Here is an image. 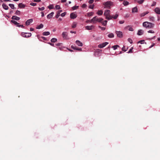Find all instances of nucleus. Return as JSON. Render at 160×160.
<instances>
[{
    "label": "nucleus",
    "instance_id": "nucleus-14",
    "mask_svg": "<svg viewBox=\"0 0 160 160\" xmlns=\"http://www.w3.org/2000/svg\"><path fill=\"white\" fill-rule=\"evenodd\" d=\"M143 33L144 31L142 29H140L138 30L137 34L138 35H142L143 34Z\"/></svg>",
    "mask_w": 160,
    "mask_h": 160
},
{
    "label": "nucleus",
    "instance_id": "nucleus-64",
    "mask_svg": "<svg viewBox=\"0 0 160 160\" xmlns=\"http://www.w3.org/2000/svg\"><path fill=\"white\" fill-rule=\"evenodd\" d=\"M129 31H133V28H129Z\"/></svg>",
    "mask_w": 160,
    "mask_h": 160
},
{
    "label": "nucleus",
    "instance_id": "nucleus-63",
    "mask_svg": "<svg viewBox=\"0 0 160 160\" xmlns=\"http://www.w3.org/2000/svg\"><path fill=\"white\" fill-rule=\"evenodd\" d=\"M67 0H62L61 2H66Z\"/></svg>",
    "mask_w": 160,
    "mask_h": 160
},
{
    "label": "nucleus",
    "instance_id": "nucleus-21",
    "mask_svg": "<svg viewBox=\"0 0 160 160\" xmlns=\"http://www.w3.org/2000/svg\"><path fill=\"white\" fill-rule=\"evenodd\" d=\"M50 33L49 32H45L42 33V35L44 36H47L49 35Z\"/></svg>",
    "mask_w": 160,
    "mask_h": 160
},
{
    "label": "nucleus",
    "instance_id": "nucleus-20",
    "mask_svg": "<svg viewBox=\"0 0 160 160\" xmlns=\"http://www.w3.org/2000/svg\"><path fill=\"white\" fill-rule=\"evenodd\" d=\"M148 13H149V12L148 11L144 12L140 14V16L141 17H143L146 14H148Z\"/></svg>",
    "mask_w": 160,
    "mask_h": 160
},
{
    "label": "nucleus",
    "instance_id": "nucleus-1",
    "mask_svg": "<svg viewBox=\"0 0 160 160\" xmlns=\"http://www.w3.org/2000/svg\"><path fill=\"white\" fill-rule=\"evenodd\" d=\"M143 25L146 28H153L154 24L151 22H146L143 23Z\"/></svg>",
    "mask_w": 160,
    "mask_h": 160
},
{
    "label": "nucleus",
    "instance_id": "nucleus-54",
    "mask_svg": "<svg viewBox=\"0 0 160 160\" xmlns=\"http://www.w3.org/2000/svg\"><path fill=\"white\" fill-rule=\"evenodd\" d=\"M148 33H154V32L152 30H149L148 31Z\"/></svg>",
    "mask_w": 160,
    "mask_h": 160
},
{
    "label": "nucleus",
    "instance_id": "nucleus-11",
    "mask_svg": "<svg viewBox=\"0 0 160 160\" xmlns=\"http://www.w3.org/2000/svg\"><path fill=\"white\" fill-rule=\"evenodd\" d=\"M32 21L33 20L32 19H28L26 21L25 24L26 25H28L30 23L32 22Z\"/></svg>",
    "mask_w": 160,
    "mask_h": 160
},
{
    "label": "nucleus",
    "instance_id": "nucleus-55",
    "mask_svg": "<svg viewBox=\"0 0 160 160\" xmlns=\"http://www.w3.org/2000/svg\"><path fill=\"white\" fill-rule=\"evenodd\" d=\"M66 14V12H64L63 13H62L61 14V15L62 17H64L65 15Z\"/></svg>",
    "mask_w": 160,
    "mask_h": 160
},
{
    "label": "nucleus",
    "instance_id": "nucleus-42",
    "mask_svg": "<svg viewBox=\"0 0 160 160\" xmlns=\"http://www.w3.org/2000/svg\"><path fill=\"white\" fill-rule=\"evenodd\" d=\"M128 49V48H127V49H126L125 47L124 46L122 48V50L123 51L126 52Z\"/></svg>",
    "mask_w": 160,
    "mask_h": 160
},
{
    "label": "nucleus",
    "instance_id": "nucleus-23",
    "mask_svg": "<svg viewBox=\"0 0 160 160\" xmlns=\"http://www.w3.org/2000/svg\"><path fill=\"white\" fill-rule=\"evenodd\" d=\"M43 27V25L42 24H41L40 25L38 26L36 28L37 29H40L42 28Z\"/></svg>",
    "mask_w": 160,
    "mask_h": 160
},
{
    "label": "nucleus",
    "instance_id": "nucleus-17",
    "mask_svg": "<svg viewBox=\"0 0 160 160\" xmlns=\"http://www.w3.org/2000/svg\"><path fill=\"white\" fill-rule=\"evenodd\" d=\"M62 36L63 38L65 39L67 38V32H63L62 33Z\"/></svg>",
    "mask_w": 160,
    "mask_h": 160
},
{
    "label": "nucleus",
    "instance_id": "nucleus-51",
    "mask_svg": "<svg viewBox=\"0 0 160 160\" xmlns=\"http://www.w3.org/2000/svg\"><path fill=\"white\" fill-rule=\"evenodd\" d=\"M30 5L32 6H35L36 5V3L33 2H32L30 3Z\"/></svg>",
    "mask_w": 160,
    "mask_h": 160
},
{
    "label": "nucleus",
    "instance_id": "nucleus-60",
    "mask_svg": "<svg viewBox=\"0 0 160 160\" xmlns=\"http://www.w3.org/2000/svg\"><path fill=\"white\" fill-rule=\"evenodd\" d=\"M41 1V0H34V2H39Z\"/></svg>",
    "mask_w": 160,
    "mask_h": 160
},
{
    "label": "nucleus",
    "instance_id": "nucleus-25",
    "mask_svg": "<svg viewBox=\"0 0 160 160\" xmlns=\"http://www.w3.org/2000/svg\"><path fill=\"white\" fill-rule=\"evenodd\" d=\"M108 37L109 38H112L114 37V35L112 33H110L108 35Z\"/></svg>",
    "mask_w": 160,
    "mask_h": 160
},
{
    "label": "nucleus",
    "instance_id": "nucleus-24",
    "mask_svg": "<svg viewBox=\"0 0 160 160\" xmlns=\"http://www.w3.org/2000/svg\"><path fill=\"white\" fill-rule=\"evenodd\" d=\"M103 11L102 10H99L97 12V14L99 15H101L102 14Z\"/></svg>",
    "mask_w": 160,
    "mask_h": 160
},
{
    "label": "nucleus",
    "instance_id": "nucleus-28",
    "mask_svg": "<svg viewBox=\"0 0 160 160\" xmlns=\"http://www.w3.org/2000/svg\"><path fill=\"white\" fill-rule=\"evenodd\" d=\"M119 46L118 45H114L112 46V48L114 50H116L117 49L118 47H119Z\"/></svg>",
    "mask_w": 160,
    "mask_h": 160
},
{
    "label": "nucleus",
    "instance_id": "nucleus-49",
    "mask_svg": "<svg viewBox=\"0 0 160 160\" xmlns=\"http://www.w3.org/2000/svg\"><path fill=\"white\" fill-rule=\"evenodd\" d=\"M87 6V5L85 4H83L82 5V8H85Z\"/></svg>",
    "mask_w": 160,
    "mask_h": 160
},
{
    "label": "nucleus",
    "instance_id": "nucleus-9",
    "mask_svg": "<svg viewBox=\"0 0 160 160\" xmlns=\"http://www.w3.org/2000/svg\"><path fill=\"white\" fill-rule=\"evenodd\" d=\"M94 28V26L92 25L91 26H87L85 27V28L88 30H91L92 29Z\"/></svg>",
    "mask_w": 160,
    "mask_h": 160
},
{
    "label": "nucleus",
    "instance_id": "nucleus-3",
    "mask_svg": "<svg viewBox=\"0 0 160 160\" xmlns=\"http://www.w3.org/2000/svg\"><path fill=\"white\" fill-rule=\"evenodd\" d=\"M112 2L110 1H108L104 2L103 3V5L105 6V8H107L110 9V6L111 5Z\"/></svg>",
    "mask_w": 160,
    "mask_h": 160
},
{
    "label": "nucleus",
    "instance_id": "nucleus-53",
    "mask_svg": "<svg viewBox=\"0 0 160 160\" xmlns=\"http://www.w3.org/2000/svg\"><path fill=\"white\" fill-rule=\"evenodd\" d=\"M133 49V48H131L130 49L129 51L128 52V53H130L132 52V50Z\"/></svg>",
    "mask_w": 160,
    "mask_h": 160
},
{
    "label": "nucleus",
    "instance_id": "nucleus-38",
    "mask_svg": "<svg viewBox=\"0 0 160 160\" xmlns=\"http://www.w3.org/2000/svg\"><path fill=\"white\" fill-rule=\"evenodd\" d=\"M118 14H116L115 16H111V17L112 18H113L114 19H116L118 17Z\"/></svg>",
    "mask_w": 160,
    "mask_h": 160
},
{
    "label": "nucleus",
    "instance_id": "nucleus-27",
    "mask_svg": "<svg viewBox=\"0 0 160 160\" xmlns=\"http://www.w3.org/2000/svg\"><path fill=\"white\" fill-rule=\"evenodd\" d=\"M57 41V39L56 38H52L51 41L52 42H55Z\"/></svg>",
    "mask_w": 160,
    "mask_h": 160
},
{
    "label": "nucleus",
    "instance_id": "nucleus-59",
    "mask_svg": "<svg viewBox=\"0 0 160 160\" xmlns=\"http://www.w3.org/2000/svg\"><path fill=\"white\" fill-rule=\"evenodd\" d=\"M50 45L52 46H53V47H55V46H54V44H53V43H50V42H49L48 43Z\"/></svg>",
    "mask_w": 160,
    "mask_h": 160
},
{
    "label": "nucleus",
    "instance_id": "nucleus-10",
    "mask_svg": "<svg viewBox=\"0 0 160 160\" xmlns=\"http://www.w3.org/2000/svg\"><path fill=\"white\" fill-rule=\"evenodd\" d=\"M70 18L71 19H74L75 18L77 17V16L76 14H74V13L72 12L70 14Z\"/></svg>",
    "mask_w": 160,
    "mask_h": 160
},
{
    "label": "nucleus",
    "instance_id": "nucleus-18",
    "mask_svg": "<svg viewBox=\"0 0 160 160\" xmlns=\"http://www.w3.org/2000/svg\"><path fill=\"white\" fill-rule=\"evenodd\" d=\"M62 12V10H60L58 11L57 12V14L56 15V16H55V17L56 18H58L60 16V13Z\"/></svg>",
    "mask_w": 160,
    "mask_h": 160
},
{
    "label": "nucleus",
    "instance_id": "nucleus-16",
    "mask_svg": "<svg viewBox=\"0 0 160 160\" xmlns=\"http://www.w3.org/2000/svg\"><path fill=\"white\" fill-rule=\"evenodd\" d=\"M18 6L20 8H24L25 7V5L23 4L22 3H19Z\"/></svg>",
    "mask_w": 160,
    "mask_h": 160
},
{
    "label": "nucleus",
    "instance_id": "nucleus-52",
    "mask_svg": "<svg viewBox=\"0 0 160 160\" xmlns=\"http://www.w3.org/2000/svg\"><path fill=\"white\" fill-rule=\"evenodd\" d=\"M90 23L92 22L94 23H95L93 18L91 20H90Z\"/></svg>",
    "mask_w": 160,
    "mask_h": 160
},
{
    "label": "nucleus",
    "instance_id": "nucleus-50",
    "mask_svg": "<svg viewBox=\"0 0 160 160\" xmlns=\"http://www.w3.org/2000/svg\"><path fill=\"white\" fill-rule=\"evenodd\" d=\"M94 5H90L89 6V8L91 9H93L94 7Z\"/></svg>",
    "mask_w": 160,
    "mask_h": 160
},
{
    "label": "nucleus",
    "instance_id": "nucleus-58",
    "mask_svg": "<svg viewBox=\"0 0 160 160\" xmlns=\"http://www.w3.org/2000/svg\"><path fill=\"white\" fill-rule=\"evenodd\" d=\"M124 21H119V23L120 24H121L124 23Z\"/></svg>",
    "mask_w": 160,
    "mask_h": 160
},
{
    "label": "nucleus",
    "instance_id": "nucleus-2",
    "mask_svg": "<svg viewBox=\"0 0 160 160\" xmlns=\"http://www.w3.org/2000/svg\"><path fill=\"white\" fill-rule=\"evenodd\" d=\"M110 11L109 10H105L104 12V15L106 16V18L108 20L112 19L111 16L110 15Z\"/></svg>",
    "mask_w": 160,
    "mask_h": 160
},
{
    "label": "nucleus",
    "instance_id": "nucleus-57",
    "mask_svg": "<svg viewBox=\"0 0 160 160\" xmlns=\"http://www.w3.org/2000/svg\"><path fill=\"white\" fill-rule=\"evenodd\" d=\"M17 27H21L22 28H24V26H23V25H18L17 26Z\"/></svg>",
    "mask_w": 160,
    "mask_h": 160
},
{
    "label": "nucleus",
    "instance_id": "nucleus-29",
    "mask_svg": "<svg viewBox=\"0 0 160 160\" xmlns=\"http://www.w3.org/2000/svg\"><path fill=\"white\" fill-rule=\"evenodd\" d=\"M9 6L12 9H14L15 8L14 7V5L12 4H9Z\"/></svg>",
    "mask_w": 160,
    "mask_h": 160
},
{
    "label": "nucleus",
    "instance_id": "nucleus-13",
    "mask_svg": "<svg viewBox=\"0 0 160 160\" xmlns=\"http://www.w3.org/2000/svg\"><path fill=\"white\" fill-rule=\"evenodd\" d=\"M76 43L79 46H82L83 45L82 43L79 40H77L76 41Z\"/></svg>",
    "mask_w": 160,
    "mask_h": 160
},
{
    "label": "nucleus",
    "instance_id": "nucleus-47",
    "mask_svg": "<svg viewBox=\"0 0 160 160\" xmlns=\"http://www.w3.org/2000/svg\"><path fill=\"white\" fill-rule=\"evenodd\" d=\"M144 41V40H142L140 41L139 42H138V43H141V44H143Z\"/></svg>",
    "mask_w": 160,
    "mask_h": 160
},
{
    "label": "nucleus",
    "instance_id": "nucleus-35",
    "mask_svg": "<svg viewBox=\"0 0 160 160\" xmlns=\"http://www.w3.org/2000/svg\"><path fill=\"white\" fill-rule=\"evenodd\" d=\"M48 8L50 9H52L53 8V5H50L48 7Z\"/></svg>",
    "mask_w": 160,
    "mask_h": 160
},
{
    "label": "nucleus",
    "instance_id": "nucleus-44",
    "mask_svg": "<svg viewBox=\"0 0 160 160\" xmlns=\"http://www.w3.org/2000/svg\"><path fill=\"white\" fill-rule=\"evenodd\" d=\"M55 8L57 9H61V8L59 5H56L55 6Z\"/></svg>",
    "mask_w": 160,
    "mask_h": 160
},
{
    "label": "nucleus",
    "instance_id": "nucleus-41",
    "mask_svg": "<svg viewBox=\"0 0 160 160\" xmlns=\"http://www.w3.org/2000/svg\"><path fill=\"white\" fill-rule=\"evenodd\" d=\"M93 19L94 22H95V21H98V18L96 16H95L93 18Z\"/></svg>",
    "mask_w": 160,
    "mask_h": 160
},
{
    "label": "nucleus",
    "instance_id": "nucleus-31",
    "mask_svg": "<svg viewBox=\"0 0 160 160\" xmlns=\"http://www.w3.org/2000/svg\"><path fill=\"white\" fill-rule=\"evenodd\" d=\"M15 14L19 15L20 14V12L19 10H17L15 13Z\"/></svg>",
    "mask_w": 160,
    "mask_h": 160
},
{
    "label": "nucleus",
    "instance_id": "nucleus-48",
    "mask_svg": "<svg viewBox=\"0 0 160 160\" xmlns=\"http://www.w3.org/2000/svg\"><path fill=\"white\" fill-rule=\"evenodd\" d=\"M128 41L129 42L131 43H132V39L130 38H128Z\"/></svg>",
    "mask_w": 160,
    "mask_h": 160
},
{
    "label": "nucleus",
    "instance_id": "nucleus-32",
    "mask_svg": "<svg viewBox=\"0 0 160 160\" xmlns=\"http://www.w3.org/2000/svg\"><path fill=\"white\" fill-rule=\"evenodd\" d=\"M150 20L151 21H154V18L152 16H150L149 17Z\"/></svg>",
    "mask_w": 160,
    "mask_h": 160
},
{
    "label": "nucleus",
    "instance_id": "nucleus-62",
    "mask_svg": "<svg viewBox=\"0 0 160 160\" xmlns=\"http://www.w3.org/2000/svg\"><path fill=\"white\" fill-rule=\"evenodd\" d=\"M41 14H42V17H43L44 16V12H41Z\"/></svg>",
    "mask_w": 160,
    "mask_h": 160
},
{
    "label": "nucleus",
    "instance_id": "nucleus-61",
    "mask_svg": "<svg viewBox=\"0 0 160 160\" xmlns=\"http://www.w3.org/2000/svg\"><path fill=\"white\" fill-rule=\"evenodd\" d=\"M41 38H42L43 39V40H46V38L44 37H42Z\"/></svg>",
    "mask_w": 160,
    "mask_h": 160
},
{
    "label": "nucleus",
    "instance_id": "nucleus-33",
    "mask_svg": "<svg viewBox=\"0 0 160 160\" xmlns=\"http://www.w3.org/2000/svg\"><path fill=\"white\" fill-rule=\"evenodd\" d=\"M107 20H105L104 21L102 22V25L104 26H106L107 24Z\"/></svg>",
    "mask_w": 160,
    "mask_h": 160
},
{
    "label": "nucleus",
    "instance_id": "nucleus-7",
    "mask_svg": "<svg viewBox=\"0 0 160 160\" xmlns=\"http://www.w3.org/2000/svg\"><path fill=\"white\" fill-rule=\"evenodd\" d=\"M154 12L158 14H160V8H156L154 10Z\"/></svg>",
    "mask_w": 160,
    "mask_h": 160
},
{
    "label": "nucleus",
    "instance_id": "nucleus-56",
    "mask_svg": "<svg viewBox=\"0 0 160 160\" xmlns=\"http://www.w3.org/2000/svg\"><path fill=\"white\" fill-rule=\"evenodd\" d=\"M93 1L94 0H90L88 2L90 4H92L93 2Z\"/></svg>",
    "mask_w": 160,
    "mask_h": 160
},
{
    "label": "nucleus",
    "instance_id": "nucleus-6",
    "mask_svg": "<svg viewBox=\"0 0 160 160\" xmlns=\"http://www.w3.org/2000/svg\"><path fill=\"white\" fill-rule=\"evenodd\" d=\"M116 33L117 36L119 38H122L123 36L122 33L121 31H116Z\"/></svg>",
    "mask_w": 160,
    "mask_h": 160
},
{
    "label": "nucleus",
    "instance_id": "nucleus-30",
    "mask_svg": "<svg viewBox=\"0 0 160 160\" xmlns=\"http://www.w3.org/2000/svg\"><path fill=\"white\" fill-rule=\"evenodd\" d=\"M77 25V23L76 22H74L73 23L72 25V27L73 28H74L76 27Z\"/></svg>",
    "mask_w": 160,
    "mask_h": 160
},
{
    "label": "nucleus",
    "instance_id": "nucleus-15",
    "mask_svg": "<svg viewBox=\"0 0 160 160\" xmlns=\"http://www.w3.org/2000/svg\"><path fill=\"white\" fill-rule=\"evenodd\" d=\"M54 14V12H52L49 14H48L47 16V18L48 19H50L51 18Z\"/></svg>",
    "mask_w": 160,
    "mask_h": 160
},
{
    "label": "nucleus",
    "instance_id": "nucleus-34",
    "mask_svg": "<svg viewBox=\"0 0 160 160\" xmlns=\"http://www.w3.org/2000/svg\"><path fill=\"white\" fill-rule=\"evenodd\" d=\"M103 21V19L102 18H99L98 19L97 22L102 23Z\"/></svg>",
    "mask_w": 160,
    "mask_h": 160
},
{
    "label": "nucleus",
    "instance_id": "nucleus-8",
    "mask_svg": "<svg viewBox=\"0 0 160 160\" xmlns=\"http://www.w3.org/2000/svg\"><path fill=\"white\" fill-rule=\"evenodd\" d=\"M71 48L74 50H76L78 51H82V49L81 48H78L75 47H74L72 45L71 46Z\"/></svg>",
    "mask_w": 160,
    "mask_h": 160
},
{
    "label": "nucleus",
    "instance_id": "nucleus-12",
    "mask_svg": "<svg viewBox=\"0 0 160 160\" xmlns=\"http://www.w3.org/2000/svg\"><path fill=\"white\" fill-rule=\"evenodd\" d=\"M12 20H15L16 21L19 20L20 18L16 16H13L12 17Z\"/></svg>",
    "mask_w": 160,
    "mask_h": 160
},
{
    "label": "nucleus",
    "instance_id": "nucleus-43",
    "mask_svg": "<svg viewBox=\"0 0 160 160\" xmlns=\"http://www.w3.org/2000/svg\"><path fill=\"white\" fill-rule=\"evenodd\" d=\"M62 43H58L56 44L55 45L57 46H62Z\"/></svg>",
    "mask_w": 160,
    "mask_h": 160
},
{
    "label": "nucleus",
    "instance_id": "nucleus-22",
    "mask_svg": "<svg viewBox=\"0 0 160 160\" xmlns=\"http://www.w3.org/2000/svg\"><path fill=\"white\" fill-rule=\"evenodd\" d=\"M132 12H138V9L137 7L133 8L132 10Z\"/></svg>",
    "mask_w": 160,
    "mask_h": 160
},
{
    "label": "nucleus",
    "instance_id": "nucleus-37",
    "mask_svg": "<svg viewBox=\"0 0 160 160\" xmlns=\"http://www.w3.org/2000/svg\"><path fill=\"white\" fill-rule=\"evenodd\" d=\"M78 8V6H74L72 8L73 10L77 9Z\"/></svg>",
    "mask_w": 160,
    "mask_h": 160
},
{
    "label": "nucleus",
    "instance_id": "nucleus-36",
    "mask_svg": "<svg viewBox=\"0 0 160 160\" xmlns=\"http://www.w3.org/2000/svg\"><path fill=\"white\" fill-rule=\"evenodd\" d=\"M123 4L124 5L126 6L129 4V2L127 1H124L123 2Z\"/></svg>",
    "mask_w": 160,
    "mask_h": 160
},
{
    "label": "nucleus",
    "instance_id": "nucleus-46",
    "mask_svg": "<svg viewBox=\"0 0 160 160\" xmlns=\"http://www.w3.org/2000/svg\"><path fill=\"white\" fill-rule=\"evenodd\" d=\"M45 9V8L44 7H42V8H38V9L40 11H42V10H43L44 9Z\"/></svg>",
    "mask_w": 160,
    "mask_h": 160
},
{
    "label": "nucleus",
    "instance_id": "nucleus-5",
    "mask_svg": "<svg viewBox=\"0 0 160 160\" xmlns=\"http://www.w3.org/2000/svg\"><path fill=\"white\" fill-rule=\"evenodd\" d=\"M108 42H105L101 44H99L98 45V47L99 48H101L104 47L106 46L108 44Z\"/></svg>",
    "mask_w": 160,
    "mask_h": 160
},
{
    "label": "nucleus",
    "instance_id": "nucleus-45",
    "mask_svg": "<svg viewBox=\"0 0 160 160\" xmlns=\"http://www.w3.org/2000/svg\"><path fill=\"white\" fill-rule=\"evenodd\" d=\"M156 2H155L153 1L151 6L152 7H153L154 6H155L156 5Z\"/></svg>",
    "mask_w": 160,
    "mask_h": 160
},
{
    "label": "nucleus",
    "instance_id": "nucleus-26",
    "mask_svg": "<svg viewBox=\"0 0 160 160\" xmlns=\"http://www.w3.org/2000/svg\"><path fill=\"white\" fill-rule=\"evenodd\" d=\"M11 22L13 23L15 25L19 24V23H18L17 22L14 20H12L11 21Z\"/></svg>",
    "mask_w": 160,
    "mask_h": 160
},
{
    "label": "nucleus",
    "instance_id": "nucleus-4",
    "mask_svg": "<svg viewBox=\"0 0 160 160\" xmlns=\"http://www.w3.org/2000/svg\"><path fill=\"white\" fill-rule=\"evenodd\" d=\"M21 35L24 38H29L31 36L32 34L31 33H25L22 32L21 34Z\"/></svg>",
    "mask_w": 160,
    "mask_h": 160
},
{
    "label": "nucleus",
    "instance_id": "nucleus-40",
    "mask_svg": "<svg viewBox=\"0 0 160 160\" xmlns=\"http://www.w3.org/2000/svg\"><path fill=\"white\" fill-rule=\"evenodd\" d=\"M87 14L88 16H92L93 14V12H90L88 13Z\"/></svg>",
    "mask_w": 160,
    "mask_h": 160
},
{
    "label": "nucleus",
    "instance_id": "nucleus-39",
    "mask_svg": "<svg viewBox=\"0 0 160 160\" xmlns=\"http://www.w3.org/2000/svg\"><path fill=\"white\" fill-rule=\"evenodd\" d=\"M144 0H140V1H138V2L139 4H142L144 1Z\"/></svg>",
    "mask_w": 160,
    "mask_h": 160
},
{
    "label": "nucleus",
    "instance_id": "nucleus-19",
    "mask_svg": "<svg viewBox=\"0 0 160 160\" xmlns=\"http://www.w3.org/2000/svg\"><path fill=\"white\" fill-rule=\"evenodd\" d=\"M2 6L5 10H7L8 9V6L4 3H3L2 4Z\"/></svg>",
    "mask_w": 160,
    "mask_h": 160
}]
</instances>
